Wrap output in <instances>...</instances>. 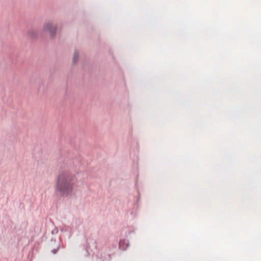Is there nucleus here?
Listing matches in <instances>:
<instances>
[{"instance_id":"7ed1b4c3","label":"nucleus","mask_w":261,"mask_h":261,"mask_svg":"<svg viewBox=\"0 0 261 261\" xmlns=\"http://www.w3.org/2000/svg\"><path fill=\"white\" fill-rule=\"evenodd\" d=\"M78 58H79V55L77 53L75 52L74 54L73 58V62L74 63H76L77 62V61L78 60Z\"/></svg>"},{"instance_id":"f03ea898","label":"nucleus","mask_w":261,"mask_h":261,"mask_svg":"<svg viewBox=\"0 0 261 261\" xmlns=\"http://www.w3.org/2000/svg\"><path fill=\"white\" fill-rule=\"evenodd\" d=\"M57 30L56 26L53 25L51 22H45L43 26V31L48 32L51 36H54Z\"/></svg>"},{"instance_id":"f257e3e1","label":"nucleus","mask_w":261,"mask_h":261,"mask_svg":"<svg viewBox=\"0 0 261 261\" xmlns=\"http://www.w3.org/2000/svg\"><path fill=\"white\" fill-rule=\"evenodd\" d=\"M76 181L74 175L69 171L61 170L58 174L56 181V192L62 196L72 195Z\"/></svg>"}]
</instances>
